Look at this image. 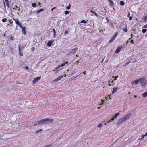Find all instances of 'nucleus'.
I'll return each mask as SVG.
<instances>
[{"label":"nucleus","mask_w":147,"mask_h":147,"mask_svg":"<svg viewBox=\"0 0 147 147\" xmlns=\"http://www.w3.org/2000/svg\"><path fill=\"white\" fill-rule=\"evenodd\" d=\"M75 78H75L73 77V78H70L71 80V81L72 80Z\"/></svg>","instance_id":"50"},{"label":"nucleus","mask_w":147,"mask_h":147,"mask_svg":"<svg viewBox=\"0 0 147 147\" xmlns=\"http://www.w3.org/2000/svg\"><path fill=\"white\" fill-rule=\"evenodd\" d=\"M86 22H87V21L85 20H82L80 22V23H86Z\"/></svg>","instance_id":"30"},{"label":"nucleus","mask_w":147,"mask_h":147,"mask_svg":"<svg viewBox=\"0 0 147 147\" xmlns=\"http://www.w3.org/2000/svg\"><path fill=\"white\" fill-rule=\"evenodd\" d=\"M122 47L119 46L116 49L115 52L116 53H118L121 51Z\"/></svg>","instance_id":"12"},{"label":"nucleus","mask_w":147,"mask_h":147,"mask_svg":"<svg viewBox=\"0 0 147 147\" xmlns=\"http://www.w3.org/2000/svg\"><path fill=\"white\" fill-rule=\"evenodd\" d=\"M120 4L121 5L123 6L125 5V3L122 1H121L120 2Z\"/></svg>","instance_id":"25"},{"label":"nucleus","mask_w":147,"mask_h":147,"mask_svg":"<svg viewBox=\"0 0 147 147\" xmlns=\"http://www.w3.org/2000/svg\"><path fill=\"white\" fill-rule=\"evenodd\" d=\"M102 124H100H100H99L98 125V127H100V128H101V127H102Z\"/></svg>","instance_id":"34"},{"label":"nucleus","mask_w":147,"mask_h":147,"mask_svg":"<svg viewBox=\"0 0 147 147\" xmlns=\"http://www.w3.org/2000/svg\"><path fill=\"white\" fill-rule=\"evenodd\" d=\"M68 63V61H67L66 62H64L60 66L61 67H62V66H64L65 64H67Z\"/></svg>","instance_id":"21"},{"label":"nucleus","mask_w":147,"mask_h":147,"mask_svg":"<svg viewBox=\"0 0 147 147\" xmlns=\"http://www.w3.org/2000/svg\"><path fill=\"white\" fill-rule=\"evenodd\" d=\"M54 121L53 119H50L49 118H45L42 119L40 121L37 122L38 125H40L42 123L48 124L49 123H53Z\"/></svg>","instance_id":"1"},{"label":"nucleus","mask_w":147,"mask_h":147,"mask_svg":"<svg viewBox=\"0 0 147 147\" xmlns=\"http://www.w3.org/2000/svg\"><path fill=\"white\" fill-rule=\"evenodd\" d=\"M131 114L129 113L127 114L126 115L124 116L119 119L118 121V123H120L129 119L131 117Z\"/></svg>","instance_id":"2"},{"label":"nucleus","mask_w":147,"mask_h":147,"mask_svg":"<svg viewBox=\"0 0 147 147\" xmlns=\"http://www.w3.org/2000/svg\"><path fill=\"white\" fill-rule=\"evenodd\" d=\"M63 77V76L62 75H61L57 78L55 79H54L53 80V82H55L61 80Z\"/></svg>","instance_id":"5"},{"label":"nucleus","mask_w":147,"mask_h":147,"mask_svg":"<svg viewBox=\"0 0 147 147\" xmlns=\"http://www.w3.org/2000/svg\"><path fill=\"white\" fill-rule=\"evenodd\" d=\"M86 71H84V72L83 73L84 74V75H85V74H86Z\"/></svg>","instance_id":"49"},{"label":"nucleus","mask_w":147,"mask_h":147,"mask_svg":"<svg viewBox=\"0 0 147 147\" xmlns=\"http://www.w3.org/2000/svg\"><path fill=\"white\" fill-rule=\"evenodd\" d=\"M108 1L111 7H113L115 5V3L112 0H108Z\"/></svg>","instance_id":"10"},{"label":"nucleus","mask_w":147,"mask_h":147,"mask_svg":"<svg viewBox=\"0 0 147 147\" xmlns=\"http://www.w3.org/2000/svg\"><path fill=\"white\" fill-rule=\"evenodd\" d=\"M92 13H94V14H95L96 16L97 15V14L95 13V12L94 11H92Z\"/></svg>","instance_id":"47"},{"label":"nucleus","mask_w":147,"mask_h":147,"mask_svg":"<svg viewBox=\"0 0 147 147\" xmlns=\"http://www.w3.org/2000/svg\"><path fill=\"white\" fill-rule=\"evenodd\" d=\"M66 75L65 74L64 76H63L65 77L66 76Z\"/></svg>","instance_id":"60"},{"label":"nucleus","mask_w":147,"mask_h":147,"mask_svg":"<svg viewBox=\"0 0 147 147\" xmlns=\"http://www.w3.org/2000/svg\"><path fill=\"white\" fill-rule=\"evenodd\" d=\"M41 79V77H37L34 78L33 80L32 83L33 84H35V83Z\"/></svg>","instance_id":"7"},{"label":"nucleus","mask_w":147,"mask_h":147,"mask_svg":"<svg viewBox=\"0 0 147 147\" xmlns=\"http://www.w3.org/2000/svg\"><path fill=\"white\" fill-rule=\"evenodd\" d=\"M139 79L136 80H135L134 81L131 82V84L133 85H136L138 84V83L139 82Z\"/></svg>","instance_id":"11"},{"label":"nucleus","mask_w":147,"mask_h":147,"mask_svg":"<svg viewBox=\"0 0 147 147\" xmlns=\"http://www.w3.org/2000/svg\"><path fill=\"white\" fill-rule=\"evenodd\" d=\"M35 48L34 47H32L31 48V49L32 51H34Z\"/></svg>","instance_id":"41"},{"label":"nucleus","mask_w":147,"mask_h":147,"mask_svg":"<svg viewBox=\"0 0 147 147\" xmlns=\"http://www.w3.org/2000/svg\"><path fill=\"white\" fill-rule=\"evenodd\" d=\"M19 48V53L20 55V56H23V53L22 52H21V50L20 49V45H19L18 47Z\"/></svg>","instance_id":"16"},{"label":"nucleus","mask_w":147,"mask_h":147,"mask_svg":"<svg viewBox=\"0 0 147 147\" xmlns=\"http://www.w3.org/2000/svg\"><path fill=\"white\" fill-rule=\"evenodd\" d=\"M145 136V135H142V136H141V137H142L141 139L144 138V137Z\"/></svg>","instance_id":"43"},{"label":"nucleus","mask_w":147,"mask_h":147,"mask_svg":"<svg viewBox=\"0 0 147 147\" xmlns=\"http://www.w3.org/2000/svg\"><path fill=\"white\" fill-rule=\"evenodd\" d=\"M56 8V7H54L53 8L51 9V11H52L53 10L55 9Z\"/></svg>","instance_id":"42"},{"label":"nucleus","mask_w":147,"mask_h":147,"mask_svg":"<svg viewBox=\"0 0 147 147\" xmlns=\"http://www.w3.org/2000/svg\"><path fill=\"white\" fill-rule=\"evenodd\" d=\"M117 34H118L117 32H116V33L115 34L114 36H115L116 37L117 36Z\"/></svg>","instance_id":"46"},{"label":"nucleus","mask_w":147,"mask_h":147,"mask_svg":"<svg viewBox=\"0 0 147 147\" xmlns=\"http://www.w3.org/2000/svg\"><path fill=\"white\" fill-rule=\"evenodd\" d=\"M25 69L26 70H27L28 69V67L27 66H25Z\"/></svg>","instance_id":"39"},{"label":"nucleus","mask_w":147,"mask_h":147,"mask_svg":"<svg viewBox=\"0 0 147 147\" xmlns=\"http://www.w3.org/2000/svg\"><path fill=\"white\" fill-rule=\"evenodd\" d=\"M7 19L6 18H4L2 19V21L3 22H6Z\"/></svg>","instance_id":"22"},{"label":"nucleus","mask_w":147,"mask_h":147,"mask_svg":"<svg viewBox=\"0 0 147 147\" xmlns=\"http://www.w3.org/2000/svg\"><path fill=\"white\" fill-rule=\"evenodd\" d=\"M13 19L15 22L16 24L18 25V26H19L20 27L21 26H22L21 25V23L20 22L18 19L17 18L16 19L13 18Z\"/></svg>","instance_id":"6"},{"label":"nucleus","mask_w":147,"mask_h":147,"mask_svg":"<svg viewBox=\"0 0 147 147\" xmlns=\"http://www.w3.org/2000/svg\"><path fill=\"white\" fill-rule=\"evenodd\" d=\"M18 11H19L20 10V8H19L18 9Z\"/></svg>","instance_id":"62"},{"label":"nucleus","mask_w":147,"mask_h":147,"mask_svg":"<svg viewBox=\"0 0 147 147\" xmlns=\"http://www.w3.org/2000/svg\"><path fill=\"white\" fill-rule=\"evenodd\" d=\"M116 38L115 36H113V37H112L109 40V42L111 43Z\"/></svg>","instance_id":"15"},{"label":"nucleus","mask_w":147,"mask_h":147,"mask_svg":"<svg viewBox=\"0 0 147 147\" xmlns=\"http://www.w3.org/2000/svg\"><path fill=\"white\" fill-rule=\"evenodd\" d=\"M9 39L10 40H13V36H11L9 38Z\"/></svg>","instance_id":"37"},{"label":"nucleus","mask_w":147,"mask_h":147,"mask_svg":"<svg viewBox=\"0 0 147 147\" xmlns=\"http://www.w3.org/2000/svg\"><path fill=\"white\" fill-rule=\"evenodd\" d=\"M131 42L132 43H134V42L133 40H131Z\"/></svg>","instance_id":"48"},{"label":"nucleus","mask_w":147,"mask_h":147,"mask_svg":"<svg viewBox=\"0 0 147 147\" xmlns=\"http://www.w3.org/2000/svg\"><path fill=\"white\" fill-rule=\"evenodd\" d=\"M3 5L4 8V11L6 12V5L8 8H10L8 0H4L3 1Z\"/></svg>","instance_id":"4"},{"label":"nucleus","mask_w":147,"mask_h":147,"mask_svg":"<svg viewBox=\"0 0 147 147\" xmlns=\"http://www.w3.org/2000/svg\"><path fill=\"white\" fill-rule=\"evenodd\" d=\"M112 121H111V119H110L109 121H107V122L108 123H109L110 122Z\"/></svg>","instance_id":"44"},{"label":"nucleus","mask_w":147,"mask_h":147,"mask_svg":"<svg viewBox=\"0 0 147 147\" xmlns=\"http://www.w3.org/2000/svg\"><path fill=\"white\" fill-rule=\"evenodd\" d=\"M60 67H61V66H60V65H58V66H57V67H55V70H57V69H58V68H59Z\"/></svg>","instance_id":"35"},{"label":"nucleus","mask_w":147,"mask_h":147,"mask_svg":"<svg viewBox=\"0 0 147 147\" xmlns=\"http://www.w3.org/2000/svg\"><path fill=\"white\" fill-rule=\"evenodd\" d=\"M118 77V76H115V78H116Z\"/></svg>","instance_id":"53"},{"label":"nucleus","mask_w":147,"mask_h":147,"mask_svg":"<svg viewBox=\"0 0 147 147\" xmlns=\"http://www.w3.org/2000/svg\"><path fill=\"white\" fill-rule=\"evenodd\" d=\"M113 7V10H115V8H114V7Z\"/></svg>","instance_id":"58"},{"label":"nucleus","mask_w":147,"mask_h":147,"mask_svg":"<svg viewBox=\"0 0 147 147\" xmlns=\"http://www.w3.org/2000/svg\"><path fill=\"white\" fill-rule=\"evenodd\" d=\"M53 37H55L56 36V31L54 29H53Z\"/></svg>","instance_id":"17"},{"label":"nucleus","mask_w":147,"mask_h":147,"mask_svg":"<svg viewBox=\"0 0 147 147\" xmlns=\"http://www.w3.org/2000/svg\"><path fill=\"white\" fill-rule=\"evenodd\" d=\"M133 34H131V38H129L130 39H131L132 38V37L133 36Z\"/></svg>","instance_id":"59"},{"label":"nucleus","mask_w":147,"mask_h":147,"mask_svg":"<svg viewBox=\"0 0 147 147\" xmlns=\"http://www.w3.org/2000/svg\"><path fill=\"white\" fill-rule=\"evenodd\" d=\"M116 80H117L116 78H115V79L113 80H114V81H115Z\"/></svg>","instance_id":"56"},{"label":"nucleus","mask_w":147,"mask_h":147,"mask_svg":"<svg viewBox=\"0 0 147 147\" xmlns=\"http://www.w3.org/2000/svg\"><path fill=\"white\" fill-rule=\"evenodd\" d=\"M68 30H65L64 34H68Z\"/></svg>","instance_id":"38"},{"label":"nucleus","mask_w":147,"mask_h":147,"mask_svg":"<svg viewBox=\"0 0 147 147\" xmlns=\"http://www.w3.org/2000/svg\"><path fill=\"white\" fill-rule=\"evenodd\" d=\"M114 81L113 80H112L111 81V83L109 84V85L110 86H113L114 85Z\"/></svg>","instance_id":"18"},{"label":"nucleus","mask_w":147,"mask_h":147,"mask_svg":"<svg viewBox=\"0 0 147 147\" xmlns=\"http://www.w3.org/2000/svg\"><path fill=\"white\" fill-rule=\"evenodd\" d=\"M109 83V84H110L111 83V80H109V82H108Z\"/></svg>","instance_id":"55"},{"label":"nucleus","mask_w":147,"mask_h":147,"mask_svg":"<svg viewBox=\"0 0 147 147\" xmlns=\"http://www.w3.org/2000/svg\"><path fill=\"white\" fill-rule=\"evenodd\" d=\"M147 31V29H143L142 30V32L143 33H145Z\"/></svg>","instance_id":"26"},{"label":"nucleus","mask_w":147,"mask_h":147,"mask_svg":"<svg viewBox=\"0 0 147 147\" xmlns=\"http://www.w3.org/2000/svg\"><path fill=\"white\" fill-rule=\"evenodd\" d=\"M53 43L52 41L50 40L47 42V45L49 47H50L51 46L52 44Z\"/></svg>","instance_id":"14"},{"label":"nucleus","mask_w":147,"mask_h":147,"mask_svg":"<svg viewBox=\"0 0 147 147\" xmlns=\"http://www.w3.org/2000/svg\"><path fill=\"white\" fill-rule=\"evenodd\" d=\"M8 21L9 22V23L10 24H11V25L13 24V21H12L11 19H10V20H8Z\"/></svg>","instance_id":"24"},{"label":"nucleus","mask_w":147,"mask_h":147,"mask_svg":"<svg viewBox=\"0 0 147 147\" xmlns=\"http://www.w3.org/2000/svg\"><path fill=\"white\" fill-rule=\"evenodd\" d=\"M143 18L144 21L147 20V14Z\"/></svg>","instance_id":"27"},{"label":"nucleus","mask_w":147,"mask_h":147,"mask_svg":"<svg viewBox=\"0 0 147 147\" xmlns=\"http://www.w3.org/2000/svg\"><path fill=\"white\" fill-rule=\"evenodd\" d=\"M70 6H71L69 4L68 6H67L66 7V9L68 10L69 9H70Z\"/></svg>","instance_id":"31"},{"label":"nucleus","mask_w":147,"mask_h":147,"mask_svg":"<svg viewBox=\"0 0 147 147\" xmlns=\"http://www.w3.org/2000/svg\"><path fill=\"white\" fill-rule=\"evenodd\" d=\"M43 10H44V9H39V10H38L37 11V13H39V12H40L43 11Z\"/></svg>","instance_id":"29"},{"label":"nucleus","mask_w":147,"mask_h":147,"mask_svg":"<svg viewBox=\"0 0 147 147\" xmlns=\"http://www.w3.org/2000/svg\"><path fill=\"white\" fill-rule=\"evenodd\" d=\"M143 28H147V24L145 25H144V26Z\"/></svg>","instance_id":"40"},{"label":"nucleus","mask_w":147,"mask_h":147,"mask_svg":"<svg viewBox=\"0 0 147 147\" xmlns=\"http://www.w3.org/2000/svg\"><path fill=\"white\" fill-rule=\"evenodd\" d=\"M15 7H16V8H18V7L17 6V5H15Z\"/></svg>","instance_id":"52"},{"label":"nucleus","mask_w":147,"mask_h":147,"mask_svg":"<svg viewBox=\"0 0 147 147\" xmlns=\"http://www.w3.org/2000/svg\"><path fill=\"white\" fill-rule=\"evenodd\" d=\"M51 144L46 145L44 147H51Z\"/></svg>","instance_id":"36"},{"label":"nucleus","mask_w":147,"mask_h":147,"mask_svg":"<svg viewBox=\"0 0 147 147\" xmlns=\"http://www.w3.org/2000/svg\"><path fill=\"white\" fill-rule=\"evenodd\" d=\"M90 12L92 13V10H91L90 11Z\"/></svg>","instance_id":"64"},{"label":"nucleus","mask_w":147,"mask_h":147,"mask_svg":"<svg viewBox=\"0 0 147 147\" xmlns=\"http://www.w3.org/2000/svg\"><path fill=\"white\" fill-rule=\"evenodd\" d=\"M20 27L22 29V33L24 34H26V27H23L22 26H21Z\"/></svg>","instance_id":"9"},{"label":"nucleus","mask_w":147,"mask_h":147,"mask_svg":"<svg viewBox=\"0 0 147 147\" xmlns=\"http://www.w3.org/2000/svg\"><path fill=\"white\" fill-rule=\"evenodd\" d=\"M118 87H116V88H115V87H114L112 91V94H113L115 92H117L118 90Z\"/></svg>","instance_id":"13"},{"label":"nucleus","mask_w":147,"mask_h":147,"mask_svg":"<svg viewBox=\"0 0 147 147\" xmlns=\"http://www.w3.org/2000/svg\"><path fill=\"white\" fill-rule=\"evenodd\" d=\"M104 59H103L102 60V61H101V63H102V62H103V61H104Z\"/></svg>","instance_id":"57"},{"label":"nucleus","mask_w":147,"mask_h":147,"mask_svg":"<svg viewBox=\"0 0 147 147\" xmlns=\"http://www.w3.org/2000/svg\"><path fill=\"white\" fill-rule=\"evenodd\" d=\"M114 119H115V118H114L113 117V118H112L111 119V121H113V120H114Z\"/></svg>","instance_id":"51"},{"label":"nucleus","mask_w":147,"mask_h":147,"mask_svg":"<svg viewBox=\"0 0 147 147\" xmlns=\"http://www.w3.org/2000/svg\"><path fill=\"white\" fill-rule=\"evenodd\" d=\"M139 80L142 86H145L147 84V80H146L145 77H142L139 79Z\"/></svg>","instance_id":"3"},{"label":"nucleus","mask_w":147,"mask_h":147,"mask_svg":"<svg viewBox=\"0 0 147 147\" xmlns=\"http://www.w3.org/2000/svg\"><path fill=\"white\" fill-rule=\"evenodd\" d=\"M120 113H116L114 116L113 117L114 118H116L118 115H119Z\"/></svg>","instance_id":"23"},{"label":"nucleus","mask_w":147,"mask_h":147,"mask_svg":"<svg viewBox=\"0 0 147 147\" xmlns=\"http://www.w3.org/2000/svg\"><path fill=\"white\" fill-rule=\"evenodd\" d=\"M13 9L14 10H16V8H13Z\"/></svg>","instance_id":"61"},{"label":"nucleus","mask_w":147,"mask_h":147,"mask_svg":"<svg viewBox=\"0 0 147 147\" xmlns=\"http://www.w3.org/2000/svg\"><path fill=\"white\" fill-rule=\"evenodd\" d=\"M123 30L125 32H126L128 31L127 29V28H123Z\"/></svg>","instance_id":"33"},{"label":"nucleus","mask_w":147,"mask_h":147,"mask_svg":"<svg viewBox=\"0 0 147 147\" xmlns=\"http://www.w3.org/2000/svg\"><path fill=\"white\" fill-rule=\"evenodd\" d=\"M130 13H128V14L127 15V17L129 18V19L130 20H131L132 19V17L131 16H130Z\"/></svg>","instance_id":"20"},{"label":"nucleus","mask_w":147,"mask_h":147,"mask_svg":"<svg viewBox=\"0 0 147 147\" xmlns=\"http://www.w3.org/2000/svg\"><path fill=\"white\" fill-rule=\"evenodd\" d=\"M142 96L144 97H147V92H145L142 94Z\"/></svg>","instance_id":"19"},{"label":"nucleus","mask_w":147,"mask_h":147,"mask_svg":"<svg viewBox=\"0 0 147 147\" xmlns=\"http://www.w3.org/2000/svg\"><path fill=\"white\" fill-rule=\"evenodd\" d=\"M78 48H76L73 49H71L70 52V53H69V54L71 53L74 54L77 51Z\"/></svg>","instance_id":"8"},{"label":"nucleus","mask_w":147,"mask_h":147,"mask_svg":"<svg viewBox=\"0 0 147 147\" xmlns=\"http://www.w3.org/2000/svg\"><path fill=\"white\" fill-rule=\"evenodd\" d=\"M36 6V4L33 3H32V6L34 7H35Z\"/></svg>","instance_id":"28"},{"label":"nucleus","mask_w":147,"mask_h":147,"mask_svg":"<svg viewBox=\"0 0 147 147\" xmlns=\"http://www.w3.org/2000/svg\"><path fill=\"white\" fill-rule=\"evenodd\" d=\"M42 131V130L41 129H40V130H38L37 131H36V132L37 133H38V132H40V131Z\"/></svg>","instance_id":"45"},{"label":"nucleus","mask_w":147,"mask_h":147,"mask_svg":"<svg viewBox=\"0 0 147 147\" xmlns=\"http://www.w3.org/2000/svg\"><path fill=\"white\" fill-rule=\"evenodd\" d=\"M37 125V124H34V126H35L36 125Z\"/></svg>","instance_id":"63"},{"label":"nucleus","mask_w":147,"mask_h":147,"mask_svg":"<svg viewBox=\"0 0 147 147\" xmlns=\"http://www.w3.org/2000/svg\"><path fill=\"white\" fill-rule=\"evenodd\" d=\"M145 136H147V132L145 134Z\"/></svg>","instance_id":"54"},{"label":"nucleus","mask_w":147,"mask_h":147,"mask_svg":"<svg viewBox=\"0 0 147 147\" xmlns=\"http://www.w3.org/2000/svg\"><path fill=\"white\" fill-rule=\"evenodd\" d=\"M69 13V12L68 11H67V10H66L65 12V14H68Z\"/></svg>","instance_id":"32"}]
</instances>
